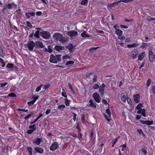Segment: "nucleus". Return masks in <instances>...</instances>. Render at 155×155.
I'll list each match as a JSON object with an SVG mask.
<instances>
[{"mask_svg": "<svg viewBox=\"0 0 155 155\" xmlns=\"http://www.w3.org/2000/svg\"><path fill=\"white\" fill-rule=\"evenodd\" d=\"M143 104L141 103H139L137 105L136 109L138 110L137 111L138 114H141L144 117H146V110L144 108L142 109Z\"/></svg>", "mask_w": 155, "mask_h": 155, "instance_id": "f257e3e1", "label": "nucleus"}, {"mask_svg": "<svg viewBox=\"0 0 155 155\" xmlns=\"http://www.w3.org/2000/svg\"><path fill=\"white\" fill-rule=\"evenodd\" d=\"M53 36L54 38L57 40L62 42H65L64 38L62 34L58 33H55L54 34Z\"/></svg>", "mask_w": 155, "mask_h": 155, "instance_id": "f03ea898", "label": "nucleus"}, {"mask_svg": "<svg viewBox=\"0 0 155 155\" xmlns=\"http://www.w3.org/2000/svg\"><path fill=\"white\" fill-rule=\"evenodd\" d=\"M40 35L41 37L45 39L49 38L51 35L50 33L48 31H41L40 32Z\"/></svg>", "mask_w": 155, "mask_h": 155, "instance_id": "7ed1b4c3", "label": "nucleus"}, {"mask_svg": "<svg viewBox=\"0 0 155 155\" xmlns=\"http://www.w3.org/2000/svg\"><path fill=\"white\" fill-rule=\"evenodd\" d=\"M66 34L72 38H74L73 37H76L78 35V32L75 30L69 31Z\"/></svg>", "mask_w": 155, "mask_h": 155, "instance_id": "20e7f679", "label": "nucleus"}, {"mask_svg": "<svg viewBox=\"0 0 155 155\" xmlns=\"http://www.w3.org/2000/svg\"><path fill=\"white\" fill-rule=\"evenodd\" d=\"M27 45L28 50L31 51L33 50L35 46V44L33 41H29L27 42Z\"/></svg>", "mask_w": 155, "mask_h": 155, "instance_id": "39448f33", "label": "nucleus"}, {"mask_svg": "<svg viewBox=\"0 0 155 155\" xmlns=\"http://www.w3.org/2000/svg\"><path fill=\"white\" fill-rule=\"evenodd\" d=\"M29 130H27V133L28 134H30L34 132L36 130V126L35 124L29 125Z\"/></svg>", "mask_w": 155, "mask_h": 155, "instance_id": "423d86ee", "label": "nucleus"}, {"mask_svg": "<svg viewBox=\"0 0 155 155\" xmlns=\"http://www.w3.org/2000/svg\"><path fill=\"white\" fill-rule=\"evenodd\" d=\"M59 147L58 144L57 142H54L50 146L49 148L51 150L54 151Z\"/></svg>", "mask_w": 155, "mask_h": 155, "instance_id": "0eeeda50", "label": "nucleus"}, {"mask_svg": "<svg viewBox=\"0 0 155 155\" xmlns=\"http://www.w3.org/2000/svg\"><path fill=\"white\" fill-rule=\"evenodd\" d=\"M93 97L97 102L99 103L101 102V97L98 93H94L93 94Z\"/></svg>", "mask_w": 155, "mask_h": 155, "instance_id": "6e6552de", "label": "nucleus"}, {"mask_svg": "<svg viewBox=\"0 0 155 155\" xmlns=\"http://www.w3.org/2000/svg\"><path fill=\"white\" fill-rule=\"evenodd\" d=\"M34 150L33 153H38L40 154H42L44 153L43 149L40 147H34Z\"/></svg>", "mask_w": 155, "mask_h": 155, "instance_id": "1a4fd4ad", "label": "nucleus"}, {"mask_svg": "<svg viewBox=\"0 0 155 155\" xmlns=\"http://www.w3.org/2000/svg\"><path fill=\"white\" fill-rule=\"evenodd\" d=\"M149 57L150 61L151 62H153L154 58V55L151 49H149Z\"/></svg>", "mask_w": 155, "mask_h": 155, "instance_id": "9d476101", "label": "nucleus"}, {"mask_svg": "<svg viewBox=\"0 0 155 155\" xmlns=\"http://www.w3.org/2000/svg\"><path fill=\"white\" fill-rule=\"evenodd\" d=\"M17 6V5L14 3H8L5 5V7L8 9H13Z\"/></svg>", "mask_w": 155, "mask_h": 155, "instance_id": "9b49d317", "label": "nucleus"}, {"mask_svg": "<svg viewBox=\"0 0 155 155\" xmlns=\"http://www.w3.org/2000/svg\"><path fill=\"white\" fill-rule=\"evenodd\" d=\"M43 142L42 138L36 137L35 138L33 141V143L37 145H39L41 143Z\"/></svg>", "mask_w": 155, "mask_h": 155, "instance_id": "f8f14e48", "label": "nucleus"}, {"mask_svg": "<svg viewBox=\"0 0 155 155\" xmlns=\"http://www.w3.org/2000/svg\"><path fill=\"white\" fill-rule=\"evenodd\" d=\"M35 44L36 48H42L44 47L42 42L40 41H36Z\"/></svg>", "mask_w": 155, "mask_h": 155, "instance_id": "ddd939ff", "label": "nucleus"}, {"mask_svg": "<svg viewBox=\"0 0 155 155\" xmlns=\"http://www.w3.org/2000/svg\"><path fill=\"white\" fill-rule=\"evenodd\" d=\"M49 61L51 63H56L57 62L56 57L53 54H51Z\"/></svg>", "mask_w": 155, "mask_h": 155, "instance_id": "4468645a", "label": "nucleus"}, {"mask_svg": "<svg viewBox=\"0 0 155 155\" xmlns=\"http://www.w3.org/2000/svg\"><path fill=\"white\" fill-rule=\"evenodd\" d=\"M140 122L143 124H145L148 125H150L153 124V120H141Z\"/></svg>", "mask_w": 155, "mask_h": 155, "instance_id": "2eb2a0df", "label": "nucleus"}, {"mask_svg": "<svg viewBox=\"0 0 155 155\" xmlns=\"http://www.w3.org/2000/svg\"><path fill=\"white\" fill-rule=\"evenodd\" d=\"M134 99L135 102L136 103H138L140 101V95L139 94H136L134 95Z\"/></svg>", "mask_w": 155, "mask_h": 155, "instance_id": "dca6fc26", "label": "nucleus"}, {"mask_svg": "<svg viewBox=\"0 0 155 155\" xmlns=\"http://www.w3.org/2000/svg\"><path fill=\"white\" fill-rule=\"evenodd\" d=\"M90 104L87 105V106L91 107L96 108V104L95 103H94L92 100H90L89 101Z\"/></svg>", "mask_w": 155, "mask_h": 155, "instance_id": "f3484780", "label": "nucleus"}, {"mask_svg": "<svg viewBox=\"0 0 155 155\" xmlns=\"http://www.w3.org/2000/svg\"><path fill=\"white\" fill-rule=\"evenodd\" d=\"M66 48L68 49L69 51L70 52L74 50V49L73 48V46L72 44L71 43L69 44L68 46H66Z\"/></svg>", "mask_w": 155, "mask_h": 155, "instance_id": "a211bd4d", "label": "nucleus"}, {"mask_svg": "<svg viewBox=\"0 0 155 155\" xmlns=\"http://www.w3.org/2000/svg\"><path fill=\"white\" fill-rule=\"evenodd\" d=\"M145 55V53L144 51L140 53L138 57V60L141 61L144 58Z\"/></svg>", "mask_w": 155, "mask_h": 155, "instance_id": "6ab92c4d", "label": "nucleus"}, {"mask_svg": "<svg viewBox=\"0 0 155 155\" xmlns=\"http://www.w3.org/2000/svg\"><path fill=\"white\" fill-rule=\"evenodd\" d=\"M119 3V2H118V1L117 2H114L111 3L107 5V7L108 9H109V8L111 9L112 7L114 6V5H118Z\"/></svg>", "mask_w": 155, "mask_h": 155, "instance_id": "aec40b11", "label": "nucleus"}, {"mask_svg": "<svg viewBox=\"0 0 155 155\" xmlns=\"http://www.w3.org/2000/svg\"><path fill=\"white\" fill-rule=\"evenodd\" d=\"M54 48L56 50L59 51L60 50H64V47L59 45H56L55 46Z\"/></svg>", "mask_w": 155, "mask_h": 155, "instance_id": "412c9836", "label": "nucleus"}, {"mask_svg": "<svg viewBox=\"0 0 155 155\" xmlns=\"http://www.w3.org/2000/svg\"><path fill=\"white\" fill-rule=\"evenodd\" d=\"M116 34H117V35L118 36V37L119 36H122L123 34V31L120 29H116V31H115Z\"/></svg>", "mask_w": 155, "mask_h": 155, "instance_id": "4be33fe9", "label": "nucleus"}, {"mask_svg": "<svg viewBox=\"0 0 155 155\" xmlns=\"http://www.w3.org/2000/svg\"><path fill=\"white\" fill-rule=\"evenodd\" d=\"M139 45L138 43H135L132 44H129L127 45V47L128 48H135L137 46Z\"/></svg>", "mask_w": 155, "mask_h": 155, "instance_id": "5701e85b", "label": "nucleus"}, {"mask_svg": "<svg viewBox=\"0 0 155 155\" xmlns=\"http://www.w3.org/2000/svg\"><path fill=\"white\" fill-rule=\"evenodd\" d=\"M105 88L100 87L99 89V93L101 96H103L104 94Z\"/></svg>", "mask_w": 155, "mask_h": 155, "instance_id": "b1692460", "label": "nucleus"}, {"mask_svg": "<svg viewBox=\"0 0 155 155\" xmlns=\"http://www.w3.org/2000/svg\"><path fill=\"white\" fill-rule=\"evenodd\" d=\"M141 150L144 153L145 155H147L148 154V152L147 150V147L146 146L142 147L141 148Z\"/></svg>", "mask_w": 155, "mask_h": 155, "instance_id": "393cba45", "label": "nucleus"}, {"mask_svg": "<svg viewBox=\"0 0 155 155\" xmlns=\"http://www.w3.org/2000/svg\"><path fill=\"white\" fill-rule=\"evenodd\" d=\"M81 37L84 38L89 37L90 36V35L86 34L85 31H84L83 32L81 33Z\"/></svg>", "mask_w": 155, "mask_h": 155, "instance_id": "a878e982", "label": "nucleus"}, {"mask_svg": "<svg viewBox=\"0 0 155 155\" xmlns=\"http://www.w3.org/2000/svg\"><path fill=\"white\" fill-rule=\"evenodd\" d=\"M138 53L137 50V49H135L131 52V56L134 57L137 55Z\"/></svg>", "mask_w": 155, "mask_h": 155, "instance_id": "bb28decb", "label": "nucleus"}, {"mask_svg": "<svg viewBox=\"0 0 155 155\" xmlns=\"http://www.w3.org/2000/svg\"><path fill=\"white\" fill-rule=\"evenodd\" d=\"M88 3V0H82L81 4L82 5L87 6Z\"/></svg>", "mask_w": 155, "mask_h": 155, "instance_id": "cd10ccee", "label": "nucleus"}, {"mask_svg": "<svg viewBox=\"0 0 155 155\" xmlns=\"http://www.w3.org/2000/svg\"><path fill=\"white\" fill-rule=\"evenodd\" d=\"M27 149L29 153V155H32V148L31 147L27 146Z\"/></svg>", "mask_w": 155, "mask_h": 155, "instance_id": "c85d7f7f", "label": "nucleus"}, {"mask_svg": "<svg viewBox=\"0 0 155 155\" xmlns=\"http://www.w3.org/2000/svg\"><path fill=\"white\" fill-rule=\"evenodd\" d=\"M147 43L143 42L142 44V45L140 46V47L141 48L143 49H146L147 46Z\"/></svg>", "mask_w": 155, "mask_h": 155, "instance_id": "c756f323", "label": "nucleus"}, {"mask_svg": "<svg viewBox=\"0 0 155 155\" xmlns=\"http://www.w3.org/2000/svg\"><path fill=\"white\" fill-rule=\"evenodd\" d=\"M123 94H121V99L122 101L124 102H125L126 100V96L125 94L122 95Z\"/></svg>", "mask_w": 155, "mask_h": 155, "instance_id": "7c9ffc66", "label": "nucleus"}, {"mask_svg": "<svg viewBox=\"0 0 155 155\" xmlns=\"http://www.w3.org/2000/svg\"><path fill=\"white\" fill-rule=\"evenodd\" d=\"M99 48V47L91 48L89 49V51L91 53L94 52H95L96 50Z\"/></svg>", "mask_w": 155, "mask_h": 155, "instance_id": "2f4dec72", "label": "nucleus"}, {"mask_svg": "<svg viewBox=\"0 0 155 155\" xmlns=\"http://www.w3.org/2000/svg\"><path fill=\"white\" fill-rule=\"evenodd\" d=\"M134 0H120L118 1V2H123L125 3H128L133 1Z\"/></svg>", "mask_w": 155, "mask_h": 155, "instance_id": "473e14b6", "label": "nucleus"}, {"mask_svg": "<svg viewBox=\"0 0 155 155\" xmlns=\"http://www.w3.org/2000/svg\"><path fill=\"white\" fill-rule=\"evenodd\" d=\"M39 30H37L35 33L34 34V36L36 38H39Z\"/></svg>", "mask_w": 155, "mask_h": 155, "instance_id": "72a5a7b5", "label": "nucleus"}, {"mask_svg": "<svg viewBox=\"0 0 155 155\" xmlns=\"http://www.w3.org/2000/svg\"><path fill=\"white\" fill-rule=\"evenodd\" d=\"M14 67V64L12 63H8L6 65V68L10 69Z\"/></svg>", "mask_w": 155, "mask_h": 155, "instance_id": "f704fd0d", "label": "nucleus"}, {"mask_svg": "<svg viewBox=\"0 0 155 155\" xmlns=\"http://www.w3.org/2000/svg\"><path fill=\"white\" fill-rule=\"evenodd\" d=\"M33 114V113L32 112H31L30 114H28L25 117V119L26 120H28Z\"/></svg>", "mask_w": 155, "mask_h": 155, "instance_id": "c9c22d12", "label": "nucleus"}, {"mask_svg": "<svg viewBox=\"0 0 155 155\" xmlns=\"http://www.w3.org/2000/svg\"><path fill=\"white\" fill-rule=\"evenodd\" d=\"M127 103L129 105L131 106L132 105L133 103L131 100L129 98H127Z\"/></svg>", "mask_w": 155, "mask_h": 155, "instance_id": "e433bc0d", "label": "nucleus"}, {"mask_svg": "<svg viewBox=\"0 0 155 155\" xmlns=\"http://www.w3.org/2000/svg\"><path fill=\"white\" fill-rule=\"evenodd\" d=\"M65 104L66 106H68L70 105V101L68 100L67 98H66L65 100Z\"/></svg>", "mask_w": 155, "mask_h": 155, "instance_id": "4c0bfd02", "label": "nucleus"}, {"mask_svg": "<svg viewBox=\"0 0 155 155\" xmlns=\"http://www.w3.org/2000/svg\"><path fill=\"white\" fill-rule=\"evenodd\" d=\"M45 50L50 53H51L52 52V49H51V47L50 46H48V49L45 48Z\"/></svg>", "mask_w": 155, "mask_h": 155, "instance_id": "58836bf2", "label": "nucleus"}, {"mask_svg": "<svg viewBox=\"0 0 155 155\" xmlns=\"http://www.w3.org/2000/svg\"><path fill=\"white\" fill-rule=\"evenodd\" d=\"M65 107V106L64 105L61 104V105H59L58 106V108L60 109L61 111H62L63 110Z\"/></svg>", "mask_w": 155, "mask_h": 155, "instance_id": "ea45409f", "label": "nucleus"}, {"mask_svg": "<svg viewBox=\"0 0 155 155\" xmlns=\"http://www.w3.org/2000/svg\"><path fill=\"white\" fill-rule=\"evenodd\" d=\"M151 82V80L150 79H148L147 81L146 86L148 87L150 86Z\"/></svg>", "mask_w": 155, "mask_h": 155, "instance_id": "a19ab883", "label": "nucleus"}, {"mask_svg": "<svg viewBox=\"0 0 155 155\" xmlns=\"http://www.w3.org/2000/svg\"><path fill=\"white\" fill-rule=\"evenodd\" d=\"M68 85L69 87V89L71 90V91L74 93L75 92L73 88L71 85V84L70 83H68Z\"/></svg>", "mask_w": 155, "mask_h": 155, "instance_id": "79ce46f5", "label": "nucleus"}, {"mask_svg": "<svg viewBox=\"0 0 155 155\" xmlns=\"http://www.w3.org/2000/svg\"><path fill=\"white\" fill-rule=\"evenodd\" d=\"M147 20L149 21H155V18H152L150 16H147Z\"/></svg>", "mask_w": 155, "mask_h": 155, "instance_id": "37998d69", "label": "nucleus"}, {"mask_svg": "<svg viewBox=\"0 0 155 155\" xmlns=\"http://www.w3.org/2000/svg\"><path fill=\"white\" fill-rule=\"evenodd\" d=\"M74 63V61H68L66 63V65H69L71 64H72Z\"/></svg>", "mask_w": 155, "mask_h": 155, "instance_id": "c03bdc74", "label": "nucleus"}, {"mask_svg": "<svg viewBox=\"0 0 155 155\" xmlns=\"http://www.w3.org/2000/svg\"><path fill=\"white\" fill-rule=\"evenodd\" d=\"M99 87V85L97 84H95L93 87V89L96 90Z\"/></svg>", "mask_w": 155, "mask_h": 155, "instance_id": "a18cd8bd", "label": "nucleus"}, {"mask_svg": "<svg viewBox=\"0 0 155 155\" xmlns=\"http://www.w3.org/2000/svg\"><path fill=\"white\" fill-rule=\"evenodd\" d=\"M106 113L108 114L109 117L110 118L111 117V113L110 111L109 108H108V109H107L106 110Z\"/></svg>", "mask_w": 155, "mask_h": 155, "instance_id": "49530a36", "label": "nucleus"}, {"mask_svg": "<svg viewBox=\"0 0 155 155\" xmlns=\"http://www.w3.org/2000/svg\"><path fill=\"white\" fill-rule=\"evenodd\" d=\"M118 140V138H115L112 140V147H113Z\"/></svg>", "mask_w": 155, "mask_h": 155, "instance_id": "de8ad7c7", "label": "nucleus"}, {"mask_svg": "<svg viewBox=\"0 0 155 155\" xmlns=\"http://www.w3.org/2000/svg\"><path fill=\"white\" fill-rule=\"evenodd\" d=\"M151 90L153 94L155 96V86L153 85L151 87Z\"/></svg>", "mask_w": 155, "mask_h": 155, "instance_id": "09e8293b", "label": "nucleus"}, {"mask_svg": "<svg viewBox=\"0 0 155 155\" xmlns=\"http://www.w3.org/2000/svg\"><path fill=\"white\" fill-rule=\"evenodd\" d=\"M16 96V94L14 93H11L8 94V96L10 97H15Z\"/></svg>", "mask_w": 155, "mask_h": 155, "instance_id": "8fccbe9b", "label": "nucleus"}, {"mask_svg": "<svg viewBox=\"0 0 155 155\" xmlns=\"http://www.w3.org/2000/svg\"><path fill=\"white\" fill-rule=\"evenodd\" d=\"M16 110L18 111H23L24 112H28V110H27V109L25 110L24 109H19V108L16 109Z\"/></svg>", "mask_w": 155, "mask_h": 155, "instance_id": "3c124183", "label": "nucleus"}, {"mask_svg": "<svg viewBox=\"0 0 155 155\" xmlns=\"http://www.w3.org/2000/svg\"><path fill=\"white\" fill-rule=\"evenodd\" d=\"M81 120L82 123L85 124L86 123V120H85L84 115V114H83L81 117Z\"/></svg>", "mask_w": 155, "mask_h": 155, "instance_id": "603ef678", "label": "nucleus"}, {"mask_svg": "<svg viewBox=\"0 0 155 155\" xmlns=\"http://www.w3.org/2000/svg\"><path fill=\"white\" fill-rule=\"evenodd\" d=\"M70 58V57L68 55L66 54L64 55L63 57V60L66 59H69Z\"/></svg>", "mask_w": 155, "mask_h": 155, "instance_id": "864d4df0", "label": "nucleus"}, {"mask_svg": "<svg viewBox=\"0 0 155 155\" xmlns=\"http://www.w3.org/2000/svg\"><path fill=\"white\" fill-rule=\"evenodd\" d=\"M42 85H40L38 87H36V88L35 89V91L36 92H39L41 89V87L42 86Z\"/></svg>", "mask_w": 155, "mask_h": 155, "instance_id": "5fc2aeb1", "label": "nucleus"}, {"mask_svg": "<svg viewBox=\"0 0 155 155\" xmlns=\"http://www.w3.org/2000/svg\"><path fill=\"white\" fill-rule=\"evenodd\" d=\"M97 76L96 74H94V78L93 79V81L94 82H95L97 81Z\"/></svg>", "mask_w": 155, "mask_h": 155, "instance_id": "6e6d98bb", "label": "nucleus"}, {"mask_svg": "<svg viewBox=\"0 0 155 155\" xmlns=\"http://www.w3.org/2000/svg\"><path fill=\"white\" fill-rule=\"evenodd\" d=\"M61 55H56V59H57V61H61Z\"/></svg>", "mask_w": 155, "mask_h": 155, "instance_id": "4d7b16f0", "label": "nucleus"}, {"mask_svg": "<svg viewBox=\"0 0 155 155\" xmlns=\"http://www.w3.org/2000/svg\"><path fill=\"white\" fill-rule=\"evenodd\" d=\"M38 119L37 117L36 119H35L33 121H31L30 122V124L31 125L35 123L38 120Z\"/></svg>", "mask_w": 155, "mask_h": 155, "instance_id": "13d9d810", "label": "nucleus"}, {"mask_svg": "<svg viewBox=\"0 0 155 155\" xmlns=\"http://www.w3.org/2000/svg\"><path fill=\"white\" fill-rule=\"evenodd\" d=\"M26 24L28 27H32V25L31 24V23L29 21H26Z\"/></svg>", "mask_w": 155, "mask_h": 155, "instance_id": "bf43d9fd", "label": "nucleus"}, {"mask_svg": "<svg viewBox=\"0 0 155 155\" xmlns=\"http://www.w3.org/2000/svg\"><path fill=\"white\" fill-rule=\"evenodd\" d=\"M71 135L74 137L78 138L79 137V136H77L76 134L74 133H71Z\"/></svg>", "mask_w": 155, "mask_h": 155, "instance_id": "052dcab7", "label": "nucleus"}, {"mask_svg": "<svg viewBox=\"0 0 155 155\" xmlns=\"http://www.w3.org/2000/svg\"><path fill=\"white\" fill-rule=\"evenodd\" d=\"M35 103V102L33 101V100H32L29 102H28V104L29 105L31 106L32 105H33Z\"/></svg>", "mask_w": 155, "mask_h": 155, "instance_id": "680f3d73", "label": "nucleus"}, {"mask_svg": "<svg viewBox=\"0 0 155 155\" xmlns=\"http://www.w3.org/2000/svg\"><path fill=\"white\" fill-rule=\"evenodd\" d=\"M64 90V91H63L61 93L62 95V96L64 97H66V98H67V96L66 95V93L64 91V90Z\"/></svg>", "mask_w": 155, "mask_h": 155, "instance_id": "e2e57ef3", "label": "nucleus"}, {"mask_svg": "<svg viewBox=\"0 0 155 155\" xmlns=\"http://www.w3.org/2000/svg\"><path fill=\"white\" fill-rule=\"evenodd\" d=\"M44 88L45 90H46L48 88L50 87V85L49 84H48L46 85H44Z\"/></svg>", "mask_w": 155, "mask_h": 155, "instance_id": "0e129e2a", "label": "nucleus"}, {"mask_svg": "<svg viewBox=\"0 0 155 155\" xmlns=\"http://www.w3.org/2000/svg\"><path fill=\"white\" fill-rule=\"evenodd\" d=\"M96 32L97 33H100L102 34H104V32L103 31L97 29H96Z\"/></svg>", "mask_w": 155, "mask_h": 155, "instance_id": "69168bd1", "label": "nucleus"}, {"mask_svg": "<svg viewBox=\"0 0 155 155\" xmlns=\"http://www.w3.org/2000/svg\"><path fill=\"white\" fill-rule=\"evenodd\" d=\"M133 21H134V20L133 19H131L130 20H129L127 18H125L124 19V21L125 22H133Z\"/></svg>", "mask_w": 155, "mask_h": 155, "instance_id": "338daca9", "label": "nucleus"}, {"mask_svg": "<svg viewBox=\"0 0 155 155\" xmlns=\"http://www.w3.org/2000/svg\"><path fill=\"white\" fill-rule=\"evenodd\" d=\"M104 116L105 118L107 120V121L108 122H109L110 121V119L104 113Z\"/></svg>", "mask_w": 155, "mask_h": 155, "instance_id": "774afa93", "label": "nucleus"}]
</instances>
